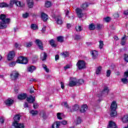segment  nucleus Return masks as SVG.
<instances>
[{
    "label": "nucleus",
    "mask_w": 128,
    "mask_h": 128,
    "mask_svg": "<svg viewBox=\"0 0 128 128\" xmlns=\"http://www.w3.org/2000/svg\"><path fill=\"white\" fill-rule=\"evenodd\" d=\"M78 84H77V86H80V84H82L84 82V80L82 79H80L79 80H78Z\"/></svg>",
    "instance_id": "37998d69"
},
{
    "label": "nucleus",
    "mask_w": 128,
    "mask_h": 128,
    "mask_svg": "<svg viewBox=\"0 0 128 128\" xmlns=\"http://www.w3.org/2000/svg\"><path fill=\"white\" fill-rule=\"evenodd\" d=\"M126 36L124 35L122 38L121 44L122 46H124L126 44Z\"/></svg>",
    "instance_id": "bb28decb"
},
{
    "label": "nucleus",
    "mask_w": 128,
    "mask_h": 128,
    "mask_svg": "<svg viewBox=\"0 0 128 128\" xmlns=\"http://www.w3.org/2000/svg\"><path fill=\"white\" fill-rule=\"evenodd\" d=\"M0 124H4V118H0Z\"/></svg>",
    "instance_id": "680f3d73"
},
{
    "label": "nucleus",
    "mask_w": 128,
    "mask_h": 128,
    "mask_svg": "<svg viewBox=\"0 0 128 128\" xmlns=\"http://www.w3.org/2000/svg\"><path fill=\"white\" fill-rule=\"evenodd\" d=\"M88 7V4L87 2H84L81 5V8L82 10H86Z\"/></svg>",
    "instance_id": "a878e982"
},
{
    "label": "nucleus",
    "mask_w": 128,
    "mask_h": 128,
    "mask_svg": "<svg viewBox=\"0 0 128 128\" xmlns=\"http://www.w3.org/2000/svg\"><path fill=\"white\" fill-rule=\"evenodd\" d=\"M58 58H60V56L58 54L56 55L55 56L56 60H58Z\"/></svg>",
    "instance_id": "0e129e2a"
},
{
    "label": "nucleus",
    "mask_w": 128,
    "mask_h": 128,
    "mask_svg": "<svg viewBox=\"0 0 128 128\" xmlns=\"http://www.w3.org/2000/svg\"><path fill=\"white\" fill-rule=\"evenodd\" d=\"M124 60L126 62H128V54H124Z\"/></svg>",
    "instance_id": "de8ad7c7"
},
{
    "label": "nucleus",
    "mask_w": 128,
    "mask_h": 128,
    "mask_svg": "<svg viewBox=\"0 0 128 128\" xmlns=\"http://www.w3.org/2000/svg\"><path fill=\"white\" fill-rule=\"evenodd\" d=\"M78 80L76 78H70L69 80V86L72 88V86H78Z\"/></svg>",
    "instance_id": "39448f33"
},
{
    "label": "nucleus",
    "mask_w": 128,
    "mask_h": 128,
    "mask_svg": "<svg viewBox=\"0 0 128 128\" xmlns=\"http://www.w3.org/2000/svg\"><path fill=\"white\" fill-rule=\"evenodd\" d=\"M62 105L64 106V108H68V102H63L62 103Z\"/></svg>",
    "instance_id": "09e8293b"
},
{
    "label": "nucleus",
    "mask_w": 128,
    "mask_h": 128,
    "mask_svg": "<svg viewBox=\"0 0 128 128\" xmlns=\"http://www.w3.org/2000/svg\"><path fill=\"white\" fill-rule=\"evenodd\" d=\"M110 92V90L108 87L105 86L104 90L102 92L100 96L98 95V96H107Z\"/></svg>",
    "instance_id": "9d476101"
},
{
    "label": "nucleus",
    "mask_w": 128,
    "mask_h": 128,
    "mask_svg": "<svg viewBox=\"0 0 128 128\" xmlns=\"http://www.w3.org/2000/svg\"><path fill=\"white\" fill-rule=\"evenodd\" d=\"M20 120V114H16L14 118V122H18Z\"/></svg>",
    "instance_id": "5701e85b"
},
{
    "label": "nucleus",
    "mask_w": 128,
    "mask_h": 128,
    "mask_svg": "<svg viewBox=\"0 0 128 128\" xmlns=\"http://www.w3.org/2000/svg\"><path fill=\"white\" fill-rule=\"evenodd\" d=\"M108 128H117V127L114 122L112 121H110L109 122V124L108 126Z\"/></svg>",
    "instance_id": "dca6fc26"
},
{
    "label": "nucleus",
    "mask_w": 128,
    "mask_h": 128,
    "mask_svg": "<svg viewBox=\"0 0 128 128\" xmlns=\"http://www.w3.org/2000/svg\"><path fill=\"white\" fill-rule=\"evenodd\" d=\"M68 68H70V65H66L64 67V70H66Z\"/></svg>",
    "instance_id": "13d9d810"
},
{
    "label": "nucleus",
    "mask_w": 128,
    "mask_h": 128,
    "mask_svg": "<svg viewBox=\"0 0 128 128\" xmlns=\"http://www.w3.org/2000/svg\"><path fill=\"white\" fill-rule=\"evenodd\" d=\"M36 101V97H34L32 96H30L29 97L27 98V102L29 104H34Z\"/></svg>",
    "instance_id": "ddd939ff"
},
{
    "label": "nucleus",
    "mask_w": 128,
    "mask_h": 128,
    "mask_svg": "<svg viewBox=\"0 0 128 128\" xmlns=\"http://www.w3.org/2000/svg\"><path fill=\"white\" fill-rule=\"evenodd\" d=\"M34 108H38V104L37 103H34V106H33Z\"/></svg>",
    "instance_id": "4d7b16f0"
},
{
    "label": "nucleus",
    "mask_w": 128,
    "mask_h": 128,
    "mask_svg": "<svg viewBox=\"0 0 128 128\" xmlns=\"http://www.w3.org/2000/svg\"><path fill=\"white\" fill-rule=\"evenodd\" d=\"M18 72H16V71H13L12 72V73L10 74V78L12 80H16V78H18Z\"/></svg>",
    "instance_id": "0eeeda50"
},
{
    "label": "nucleus",
    "mask_w": 128,
    "mask_h": 128,
    "mask_svg": "<svg viewBox=\"0 0 128 128\" xmlns=\"http://www.w3.org/2000/svg\"><path fill=\"white\" fill-rule=\"evenodd\" d=\"M26 94L22 93L18 96V100H26Z\"/></svg>",
    "instance_id": "f3484780"
},
{
    "label": "nucleus",
    "mask_w": 128,
    "mask_h": 128,
    "mask_svg": "<svg viewBox=\"0 0 128 128\" xmlns=\"http://www.w3.org/2000/svg\"><path fill=\"white\" fill-rule=\"evenodd\" d=\"M14 104V100L11 99L10 98H8L5 101V104L8 106H10Z\"/></svg>",
    "instance_id": "4468645a"
},
{
    "label": "nucleus",
    "mask_w": 128,
    "mask_h": 128,
    "mask_svg": "<svg viewBox=\"0 0 128 128\" xmlns=\"http://www.w3.org/2000/svg\"><path fill=\"white\" fill-rule=\"evenodd\" d=\"M13 126L14 128H25L24 124V123H18V122H13Z\"/></svg>",
    "instance_id": "6e6552de"
},
{
    "label": "nucleus",
    "mask_w": 128,
    "mask_h": 128,
    "mask_svg": "<svg viewBox=\"0 0 128 128\" xmlns=\"http://www.w3.org/2000/svg\"><path fill=\"white\" fill-rule=\"evenodd\" d=\"M86 110H88V106L86 104L82 106L80 110V112H86Z\"/></svg>",
    "instance_id": "6ab92c4d"
},
{
    "label": "nucleus",
    "mask_w": 128,
    "mask_h": 128,
    "mask_svg": "<svg viewBox=\"0 0 128 128\" xmlns=\"http://www.w3.org/2000/svg\"><path fill=\"white\" fill-rule=\"evenodd\" d=\"M102 72V66H98L96 70V74H100Z\"/></svg>",
    "instance_id": "72a5a7b5"
},
{
    "label": "nucleus",
    "mask_w": 128,
    "mask_h": 128,
    "mask_svg": "<svg viewBox=\"0 0 128 128\" xmlns=\"http://www.w3.org/2000/svg\"><path fill=\"white\" fill-rule=\"evenodd\" d=\"M57 118L58 120H62V113L58 112L57 114Z\"/></svg>",
    "instance_id": "603ef678"
},
{
    "label": "nucleus",
    "mask_w": 128,
    "mask_h": 128,
    "mask_svg": "<svg viewBox=\"0 0 128 128\" xmlns=\"http://www.w3.org/2000/svg\"><path fill=\"white\" fill-rule=\"evenodd\" d=\"M76 12L78 18H80L84 16V13H82V10L80 9V8H76Z\"/></svg>",
    "instance_id": "1a4fd4ad"
},
{
    "label": "nucleus",
    "mask_w": 128,
    "mask_h": 128,
    "mask_svg": "<svg viewBox=\"0 0 128 128\" xmlns=\"http://www.w3.org/2000/svg\"><path fill=\"white\" fill-rule=\"evenodd\" d=\"M15 4H16L17 6L22 7L24 6V4H22V3H20V2L18 1V0H16V2H15Z\"/></svg>",
    "instance_id": "c756f323"
},
{
    "label": "nucleus",
    "mask_w": 128,
    "mask_h": 128,
    "mask_svg": "<svg viewBox=\"0 0 128 128\" xmlns=\"http://www.w3.org/2000/svg\"><path fill=\"white\" fill-rule=\"evenodd\" d=\"M57 40L59 42H64V37L62 36L57 37Z\"/></svg>",
    "instance_id": "f704fd0d"
},
{
    "label": "nucleus",
    "mask_w": 128,
    "mask_h": 128,
    "mask_svg": "<svg viewBox=\"0 0 128 128\" xmlns=\"http://www.w3.org/2000/svg\"><path fill=\"white\" fill-rule=\"evenodd\" d=\"M28 62V58L22 56H19L16 60L17 64H26Z\"/></svg>",
    "instance_id": "20e7f679"
},
{
    "label": "nucleus",
    "mask_w": 128,
    "mask_h": 128,
    "mask_svg": "<svg viewBox=\"0 0 128 128\" xmlns=\"http://www.w3.org/2000/svg\"><path fill=\"white\" fill-rule=\"evenodd\" d=\"M68 124V122L66 121H62L61 122H56V123H54L52 125V128H58V127L60 126L61 124H63L64 126H66V124ZM54 126H56V128H54Z\"/></svg>",
    "instance_id": "423d86ee"
},
{
    "label": "nucleus",
    "mask_w": 128,
    "mask_h": 128,
    "mask_svg": "<svg viewBox=\"0 0 128 128\" xmlns=\"http://www.w3.org/2000/svg\"><path fill=\"white\" fill-rule=\"evenodd\" d=\"M31 28L32 30H36L38 28V26L36 24H32L31 25Z\"/></svg>",
    "instance_id": "a18cd8bd"
},
{
    "label": "nucleus",
    "mask_w": 128,
    "mask_h": 128,
    "mask_svg": "<svg viewBox=\"0 0 128 128\" xmlns=\"http://www.w3.org/2000/svg\"><path fill=\"white\" fill-rule=\"evenodd\" d=\"M92 58H94V60H96V58H98V54L97 51L93 50L92 52Z\"/></svg>",
    "instance_id": "aec40b11"
},
{
    "label": "nucleus",
    "mask_w": 128,
    "mask_h": 128,
    "mask_svg": "<svg viewBox=\"0 0 128 128\" xmlns=\"http://www.w3.org/2000/svg\"><path fill=\"white\" fill-rule=\"evenodd\" d=\"M27 4L28 8H32L34 6V0H27Z\"/></svg>",
    "instance_id": "b1692460"
},
{
    "label": "nucleus",
    "mask_w": 128,
    "mask_h": 128,
    "mask_svg": "<svg viewBox=\"0 0 128 128\" xmlns=\"http://www.w3.org/2000/svg\"><path fill=\"white\" fill-rule=\"evenodd\" d=\"M0 8H8V4L6 2L0 3Z\"/></svg>",
    "instance_id": "7c9ffc66"
},
{
    "label": "nucleus",
    "mask_w": 128,
    "mask_h": 128,
    "mask_svg": "<svg viewBox=\"0 0 128 128\" xmlns=\"http://www.w3.org/2000/svg\"><path fill=\"white\" fill-rule=\"evenodd\" d=\"M76 66L80 70H84L86 68V64L82 60H80L76 63Z\"/></svg>",
    "instance_id": "7ed1b4c3"
},
{
    "label": "nucleus",
    "mask_w": 128,
    "mask_h": 128,
    "mask_svg": "<svg viewBox=\"0 0 128 128\" xmlns=\"http://www.w3.org/2000/svg\"><path fill=\"white\" fill-rule=\"evenodd\" d=\"M15 55L16 54L14 51L9 52L7 57V60H12L14 58Z\"/></svg>",
    "instance_id": "9b49d317"
},
{
    "label": "nucleus",
    "mask_w": 128,
    "mask_h": 128,
    "mask_svg": "<svg viewBox=\"0 0 128 128\" xmlns=\"http://www.w3.org/2000/svg\"><path fill=\"white\" fill-rule=\"evenodd\" d=\"M122 122H128V115H125L122 118Z\"/></svg>",
    "instance_id": "cd10ccee"
},
{
    "label": "nucleus",
    "mask_w": 128,
    "mask_h": 128,
    "mask_svg": "<svg viewBox=\"0 0 128 128\" xmlns=\"http://www.w3.org/2000/svg\"><path fill=\"white\" fill-rule=\"evenodd\" d=\"M50 44L53 48H56V44H54V40H51L50 41Z\"/></svg>",
    "instance_id": "473e14b6"
},
{
    "label": "nucleus",
    "mask_w": 128,
    "mask_h": 128,
    "mask_svg": "<svg viewBox=\"0 0 128 128\" xmlns=\"http://www.w3.org/2000/svg\"><path fill=\"white\" fill-rule=\"evenodd\" d=\"M81 122H82V119L78 117V118H77L76 120V124H80Z\"/></svg>",
    "instance_id": "c03bdc74"
},
{
    "label": "nucleus",
    "mask_w": 128,
    "mask_h": 128,
    "mask_svg": "<svg viewBox=\"0 0 128 128\" xmlns=\"http://www.w3.org/2000/svg\"><path fill=\"white\" fill-rule=\"evenodd\" d=\"M75 38L76 40H80V36L78 35H76V37H75Z\"/></svg>",
    "instance_id": "69168bd1"
},
{
    "label": "nucleus",
    "mask_w": 128,
    "mask_h": 128,
    "mask_svg": "<svg viewBox=\"0 0 128 128\" xmlns=\"http://www.w3.org/2000/svg\"><path fill=\"white\" fill-rule=\"evenodd\" d=\"M35 44L38 46L40 50H43L44 46H42V42L40 40L36 39L35 41Z\"/></svg>",
    "instance_id": "f8f14e48"
},
{
    "label": "nucleus",
    "mask_w": 128,
    "mask_h": 128,
    "mask_svg": "<svg viewBox=\"0 0 128 128\" xmlns=\"http://www.w3.org/2000/svg\"><path fill=\"white\" fill-rule=\"evenodd\" d=\"M84 28L82 26H76V32H82V30H83Z\"/></svg>",
    "instance_id": "e433bc0d"
},
{
    "label": "nucleus",
    "mask_w": 128,
    "mask_h": 128,
    "mask_svg": "<svg viewBox=\"0 0 128 128\" xmlns=\"http://www.w3.org/2000/svg\"><path fill=\"white\" fill-rule=\"evenodd\" d=\"M121 82L124 84H126L128 82V78H122L121 79Z\"/></svg>",
    "instance_id": "a19ab883"
},
{
    "label": "nucleus",
    "mask_w": 128,
    "mask_h": 128,
    "mask_svg": "<svg viewBox=\"0 0 128 128\" xmlns=\"http://www.w3.org/2000/svg\"><path fill=\"white\" fill-rule=\"evenodd\" d=\"M42 68L44 70L45 72H50V70L48 68V66H46V64H43Z\"/></svg>",
    "instance_id": "c9c22d12"
},
{
    "label": "nucleus",
    "mask_w": 128,
    "mask_h": 128,
    "mask_svg": "<svg viewBox=\"0 0 128 128\" xmlns=\"http://www.w3.org/2000/svg\"><path fill=\"white\" fill-rule=\"evenodd\" d=\"M61 55L64 58H66L68 56H69L70 54L68 52H65L61 53Z\"/></svg>",
    "instance_id": "c85d7f7f"
},
{
    "label": "nucleus",
    "mask_w": 128,
    "mask_h": 128,
    "mask_svg": "<svg viewBox=\"0 0 128 128\" xmlns=\"http://www.w3.org/2000/svg\"><path fill=\"white\" fill-rule=\"evenodd\" d=\"M47 57L48 55L46 54V53L45 52L42 53L40 54V58L42 61L46 60Z\"/></svg>",
    "instance_id": "4be33fe9"
},
{
    "label": "nucleus",
    "mask_w": 128,
    "mask_h": 128,
    "mask_svg": "<svg viewBox=\"0 0 128 128\" xmlns=\"http://www.w3.org/2000/svg\"><path fill=\"white\" fill-rule=\"evenodd\" d=\"M124 78H128V70L124 72Z\"/></svg>",
    "instance_id": "bf43d9fd"
},
{
    "label": "nucleus",
    "mask_w": 128,
    "mask_h": 128,
    "mask_svg": "<svg viewBox=\"0 0 128 128\" xmlns=\"http://www.w3.org/2000/svg\"><path fill=\"white\" fill-rule=\"evenodd\" d=\"M30 82H36V80L34 78H31L30 79Z\"/></svg>",
    "instance_id": "774afa93"
},
{
    "label": "nucleus",
    "mask_w": 128,
    "mask_h": 128,
    "mask_svg": "<svg viewBox=\"0 0 128 128\" xmlns=\"http://www.w3.org/2000/svg\"><path fill=\"white\" fill-rule=\"evenodd\" d=\"M99 44V48L100 50H102V46H104V42L100 41Z\"/></svg>",
    "instance_id": "49530a36"
},
{
    "label": "nucleus",
    "mask_w": 128,
    "mask_h": 128,
    "mask_svg": "<svg viewBox=\"0 0 128 128\" xmlns=\"http://www.w3.org/2000/svg\"><path fill=\"white\" fill-rule=\"evenodd\" d=\"M80 108L78 107V105H74L72 106V110L73 112H76V110H78Z\"/></svg>",
    "instance_id": "ea45409f"
},
{
    "label": "nucleus",
    "mask_w": 128,
    "mask_h": 128,
    "mask_svg": "<svg viewBox=\"0 0 128 128\" xmlns=\"http://www.w3.org/2000/svg\"><path fill=\"white\" fill-rule=\"evenodd\" d=\"M22 17L24 18H28V12H26L25 14H22Z\"/></svg>",
    "instance_id": "5fc2aeb1"
},
{
    "label": "nucleus",
    "mask_w": 128,
    "mask_h": 128,
    "mask_svg": "<svg viewBox=\"0 0 128 128\" xmlns=\"http://www.w3.org/2000/svg\"><path fill=\"white\" fill-rule=\"evenodd\" d=\"M96 28H97V30H101V28H104V26H102V24H96Z\"/></svg>",
    "instance_id": "79ce46f5"
},
{
    "label": "nucleus",
    "mask_w": 128,
    "mask_h": 128,
    "mask_svg": "<svg viewBox=\"0 0 128 128\" xmlns=\"http://www.w3.org/2000/svg\"><path fill=\"white\" fill-rule=\"evenodd\" d=\"M30 114H32V116H36L38 114V112L36 110H32L30 112Z\"/></svg>",
    "instance_id": "58836bf2"
},
{
    "label": "nucleus",
    "mask_w": 128,
    "mask_h": 128,
    "mask_svg": "<svg viewBox=\"0 0 128 128\" xmlns=\"http://www.w3.org/2000/svg\"><path fill=\"white\" fill-rule=\"evenodd\" d=\"M32 46V42H29L26 43V48H30V46Z\"/></svg>",
    "instance_id": "8fccbe9b"
},
{
    "label": "nucleus",
    "mask_w": 128,
    "mask_h": 128,
    "mask_svg": "<svg viewBox=\"0 0 128 128\" xmlns=\"http://www.w3.org/2000/svg\"><path fill=\"white\" fill-rule=\"evenodd\" d=\"M113 16L115 18H118L120 16L118 13H115Z\"/></svg>",
    "instance_id": "052dcab7"
},
{
    "label": "nucleus",
    "mask_w": 128,
    "mask_h": 128,
    "mask_svg": "<svg viewBox=\"0 0 128 128\" xmlns=\"http://www.w3.org/2000/svg\"><path fill=\"white\" fill-rule=\"evenodd\" d=\"M110 74H112V72L110 71V70H108L106 71V76H110Z\"/></svg>",
    "instance_id": "6e6d98bb"
},
{
    "label": "nucleus",
    "mask_w": 128,
    "mask_h": 128,
    "mask_svg": "<svg viewBox=\"0 0 128 128\" xmlns=\"http://www.w3.org/2000/svg\"><path fill=\"white\" fill-rule=\"evenodd\" d=\"M55 18V20L57 24H62V18L58 16V17H54Z\"/></svg>",
    "instance_id": "2eb2a0df"
},
{
    "label": "nucleus",
    "mask_w": 128,
    "mask_h": 128,
    "mask_svg": "<svg viewBox=\"0 0 128 128\" xmlns=\"http://www.w3.org/2000/svg\"><path fill=\"white\" fill-rule=\"evenodd\" d=\"M61 88L64 90V84L63 82H60Z\"/></svg>",
    "instance_id": "e2e57ef3"
},
{
    "label": "nucleus",
    "mask_w": 128,
    "mask_h": 128,
    "mask_svg": "<svg viewBox=\"0 0 128 128\" xmlns=\"http://www.w3.org/2000/svg\"><path fill=\"white\" fill-rule=\"evenodd\" d=\"M36 68L34 66H30L28 68V70L30 72H33L34 70H36Z\"/></svg>",
    "instance_id": "393cba45"
},
{
    "label": "nucleus",
    "mask_w": 128,
    "mask_h": 128,
    "mask_svg": "<svg viewBox=\"0 0 128 128\" xmlns=\"http://www.w3.org/2000/svg\"><path fill=\"white\" fill-rule=\"evenodd\" d=\"M104 20L106 22H110V17H106L104 18Z\"/></svg>",
    "instance_id": "3c124183"
},
{
    "label": "nucleus",
    "mask_w": 128,
    "mask_h": 128,
    "mask_svg": "<svg viewBox=\"0 0 128 128\" xmlns=\"http://www.w3.org/2000/svg\"><path fill=\"white\" fill-rule=\"evenodd\" d=\"M88 28H89V30H94L96 29V26H94V24H92L89 25Z\"/></svg>",
    "instance_id": "2f4dec72"
},
{
    "label": "nucleus",
    "mask_w": 128,
    "mask_h": 128,
    "mask_svg": "<svg viewBox=\"0 0 128 128\" xmlns=\"http://www.w3.org/2000/svg\"><path fill=\"white\" fill-rule=\"evenodd\" d=\"M116 108H118L116 102V101H114L111 104V106H110V110H111V112L110 113V116H116V114H118L116 112Z\"/></svg>",
    "instance_id": "f03ea898"
},
{
    "label": "nucleus",
    "mask_w": 128,
    "mask_h": 128,
    "mask_svg": "<svg viewBox=\"0 0 128 128\" xmlns=\"http://www.w3.org/2000/svg\"><path fill=\"white\" fill-rule=\"evenodd\" d=\"M24 108H28V103L25 102L24 105Z\"/></svg>",
    "instance_id": "338daca9"
},
{
    "label": "nucleus",
    "mask_w": 128,
    "mask_h": 128,
    "mask_svg": "<svg viewBox=\"0 0 128 128\" xmlns=\"http://www.w3.org/2000/svg\"><path fill=\"white\" fill-rule=\"evenodd\" d=\"M41 18L42 20H44V22H46V20H48V14H44V12H42L41 14Z\"/></svg>",
    "instance_id": "a211bd4d"
},
{
    "label": "nucleus",
    "mask_w": 128,
    "mask_h": 128,
    "mask_svg": "<svg viewBox=\"0 0 128 128\" xmlns=\"http://www.w3.org/2000/svg\"><path fill=\"white\" fill-rule=\"evenodd\" d=\"M16 62H11L9 64V66H10L11 68H12V67L14 66H16Z\"/></svg>",
    "instance_id": "864d4df0"
},
{
    "label": "nucleus",
    "mask_w": 128,
    "mask_h": 128,
    "mask_svg": "<svg viewBox=\"0 0 128 128\" xmlns=\"http://www.w3.org/2000/svg\"><path fill=\"white\" fill-rule=\"evenodd\" d=\"M0 20H2V22H0V28H6V24H10V19L6 18V16L4 14H2L0 16Z\"/></svg>",
    "instance_id": "f257e3e1"
},
{
    "label": "nucleus",
    "mask_w": 128,
    "mask_h": 128,
    "mask_svg": "<svg viewBox=\"0 0 128 128\" xmlns=\"http://www.w3.org/2000/svg\"><path fill=\"white\" fill-rule=\"evenodd\" d=\"M52 6V2L50 1H46L45 2V6L46 8H50Z\"/></svg>",
    "instance_id": "4c0bfd02"
},
{
    "label": "nucleus",
    "mask_w": 128,
    "mask_h": 128,
    "mask_svg": "<svg viewBox=\"0 0 128 128\" xmlns=\"http://www.w3.org/2000/svg\"><path fill=\"white\" fill-rule=\"evenodd\" d=\"M16 2V0H10V4H8V8H12L14 7V4Z\"/></svg>",
    "instance_id": "412c9836"
}]
</instances>
